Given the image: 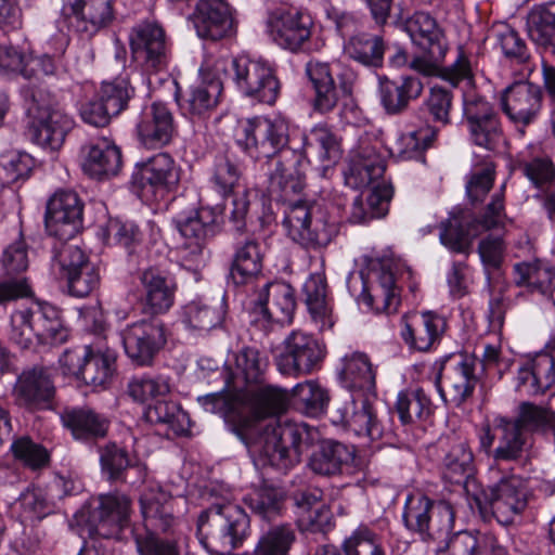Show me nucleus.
I'll use <instances>...</instances> for the list:
<instances>
[{
    "label": "nucleus",
    "mask_w": 555,
    "mask_h": 555,
    "mask_svg": "<svg viewBox=\"0 0 555 555\" xmlns=\"http://www.w3.org/2000/svg\"><path fill=\"white\" fill-rule=\"evenodd\" d=\"M197 402L206 412L223 417L229 430L255 454V464L260 468L271 467L286 474L319 439V431L306 423L271 420L257 427V436L251 440V420L242 410L244 398L225 387L198 397Z\"/></svg>",
    "instance_id": "1"
},
{
    "label": "nucleus",
    "mask_w": 555,
    "mask_h": 555,
    "mask_svg": "<svg viewBox=\"0 0 555 555\" xmlns=\"http://www.w3.org/2000/svg\"><path fill=\"white\" fill-rule=\"evenodd\" d=\"M234 140L250 157L271 158L267 190L272 199L285 203L286 208L299 201L293 197L305 188V177L299 170L301 155L286 147L288 127L284 120L262 117L241 120Z\"/></svg>",
    "instance_id": "2"
},
{
    "label": "nucleus",
    "mask_w": 555,
    "mask_h": 555,
    "mask_svg": "<svg viewBox=\"0 0 555 555\" xmlns=\"http://www.w3.org/2000/svg\"><path fill=\"white\" fill-rule=\"evenodd\" d=\"M249 533L248 515L231 502L211 504L197 518L199 543L211 555L233 552L244 544Z\"/></svg>",
    "instance_id": "3"
},
{
    "label": "nucleus",
    "mask_w": 555,
    "mask_h": 555,
    "mask_svg": "<svg viewBox=\"0 0 555 555\" xmlns=\"http://www.w3.org/2000/svg\"><path fill=\"white\" fill-rule=\"evenodd\" d=\"M454 518V508L449 502L435 501L424 540L437 541L438 548H447L448 555H505V550L491 533L460 530L451 534Z\"/></svg>",
    "instance_id": "4"
},
{
    "label": "nucleus",
    "mask_w": 555,
    "mask_h": 555,
    "mask_svg": "<svg viewBox=\"0 0 555 555\" xmlns=\"http://www.w3.org/2000/svg\"><path fill=\"white\" fill-rule=\"evenodd\" d=\"M35 337L39 343L50 345H61L67 340L68 331L55 306L36 301L29 308L12 314L10 340L22 349H28Z\"/></svg>",
    "instance_id": "5"
},
{
    "label": "nucleus",
    "mask_w": 555,
    "mask_h": 555,
    "mask_svg": "<svg viewBox=\"0 0 555 555\" xmlns=\"http://www.w3.org/2000/svg\"><path fill=\"white\" fill-rule=\"evenodd\" d=\"M503 189L492 196L480 219L466 209H453L440 224V242L456 254H468L473 241L482 230L498 228L505 218Z\"/></svg>",
    "instance_id": "6"
},
{
    "label": "nucleus",
    "mask_w": 555,
    "mask_h": 555,
    "mask_svg": "<svg viewBox=\"0 0 555 555\" xmlns=\"http://www.w3.org/2000/svg\"><path fill=\"white\" fill-rule=\"evenodd\" d=\"M283 225L292 241L306 249L326 247L337 234L336 224L321 216L319 208L305 201L291 203Z\"/></svg>",
    "instance_id": "7"
},
{
    "label": "nucleus",
    "mask_w": 555,
    "mask_h": 555,
    "mask_svg": "<svg viewBox=\"0 0 555 555\" xmlns=\"http://www.w3.org/2000/svg\"><path fill=\"white\" fill-rule=\"evenodd\" d=\"M305 75L313 91L311 105L314 112L327 114L334 111L341 99L348 101L345 105H354L352 93L357 75L352 70H345L339 74L337 85L333 77L331 64L313 59L306 63Z\"/></svg>",
    "instance_id": "8"
},
{
    "label": "nucleus",
    "mask_w": 555,
    "mask_h": 555,
    "mask_svg": "<svg viewBox=\"0 0 555 555\" xmlns=\"http://www.w3.org/2000/svg\"><path fill=\"white\" fill-rule=\"evenodd\" d=\"M472 496L480 512L490 509L503 525L512 524L528 504L524 481L514 474H504L478 492L473 491Z\"/></svg>",
    "instance_id": "9"
},
{
    "label": "nucleus",
    "mask_w": 555,
    "mask_h": 555,
    "mask_svg": "<svg viewBox=\"0 0 555 555\" xmlns=\"http://www.w3.org/2000/svg\"><path fill=\"white\" fill-rule=\"evenodd\" d=\"M52 268L66 282L68 294L73 297L85 298L100 285L98 267L77 245L55 244Z\"/></svg>",
    "instance_id": "10"
},
{
    "label": "nucleus",
    "mask_w": 555,
    "mask_h": 555,
    "mask_svg": "<svg viewBox=\"0 0 555 555\" xmlns=\"http://www.w3.org/2000/svg\"><path fill=\"white\" fill-rule=\"evenodd\" d=\"M479 446L488 456L499 464L518 462L530 450L529 434L512 417L498 415L492 427L485 425L479 433Z\"/></svg>",
    "instance_id": "11"
},
{
    "label": "nucleus",
    "mask_w": 555,
    "mask_h": 555,
    "mask_svg": "<svg viewBox=\"0 0 555 555\" xmlns=\"http://www.w3.org/2000/svg\"><path fill=\"white\" fill-rule=\"evenodd\" d=\"M325 357V347L313 335L293 331L283 341V350L276 356L278 370L287 376L312 373Z\"/></svg>",
    "instance_id": "12"
},
{
    "label": "nucleus",
    "mask_w": 555,
    "mask_h": 555,
    "mask_svg": "<svg viewBox=\"0 0 555 555\" xmlns=\"http://www.w3.org/2000/svg\"><path fill=\"white\" fill-rule=\"evenodd\" d=\"M127 357L138 365H151L167 343L166 326L157 319L141 320L120 332Z\"/></svg>",
    "instance_id": "13"
},
{
    "label": "nucleus",
    "mask_w": 555,
    "mask_h": 555,
    "mask_svg": "<svg viewBox=\"0 0 555 555\" xmlns=\"http://www.w3.org/2000/svg\"><path fill=\"white\" fill-rule=\"evenodd\" d=\"M83 204L72 190H60L48 201L44 223L60 243L74 238L82 229Z\"/></svg>",
    "instance_id": "14"
},
{
    "label": "nucleus",
    "mask_w": 555,
    "mask_h": 555,
    "mask_svg": "<svg viewBox=\"0 0 555 555\" xmlns=\"http://www.w3.org/2000/svg\"><path fill=\"white\" fill-rule=\"evenodd\" d=\"M132 57L146 72H163L169 54L164 28L157 23L143 22L132 27L129 35Z\"/></svg>",
    "instance_id": "15"
},
{
    "label": "nucleus",
    "mask_w": 555,
    "mask_h": 555,
    "mask_svg": "<svg viewBox=\"0 0 555 555\" xmlns=\"http://www.w3.org/2000/svg\"><path fill=\"white\" fill-rule=\"evenodd\" d=\"M332 422L369 441L380 440L390 434L367 400H357L352 396L337 404L332 412Z\"/></svg>",
    "instance_id": "16"
},
{
    "label": "nucleus",
    "mask_w": 555,
    "mask_h": 555,
    "mask_svg": "<svg viewBox=\"0 0 555 555\" xmlns=\"http://www.w3.org/2000/svg\"><path fill=\"white\" fill-rule=\"evenodd\" d=\"M55 393L50 371L38 365L23 370L12 389L15 404L28 411L51 409Z\"/></svg>",
    "instance_id": "17"
},
{
    "label": "nucleus",
    "mask_w": 555,
    "mask_h": 555,
    "mask_svg": "<svg viewBox=\"0 0 555 555\" xmlns=\"http://www.w3.org/2000/svg\"><path fill=\"white\" fill-rule=\"evenodd\" d=\"M61 17L67 28L90 38L114 20L112 0H62Z\"/></svg>",
    "instance_id": "18"
},
{
    "label": "nucleus",
    "mask_w": 555,
    "mask_h": 555,
    "mask_svg": "<svg viewBox=\"0 0 555 555\" xmlns=\"http://www.w3.org/2000/svg\"><path fill=\"white\" fill-rule=\"evenodd\" d=\"M543 93L539 86L529 81H517L501 94V107L507 118L524 134L525 128L533 124L542 109Z\"/></svg>",
    "instance_id": "19"
},
{
    "label": "nucleus",
    "mask_w": 555,
    "mask_h": 555,
    "mask_svg": "<svg viewBox=\"0 0 555 555\" xmlns=\"http://www.w3.org/2000/svg\"><path fill=\"white\" fill-rule=\"evenodd\" d=\"M139 496L143 518L142 531L170 533L178 521L173 514L172 495L155 481L145 482Z\"/></svg>",
    "instance_id": "20"
},
{
    "label": "nucleus",
    "mask_w": 555,
    "mask_h": 555,
    "mask_svg": "<svg viewBox=\"0 0 555 555\" xmlns=\"http://www.w3.org/2000/svg\"><path fill=\"white\" fill-rule=\"evenodd\" d=\"M477 384L474 361L460 356L441 366L436 386L444 402L463 404L474 393Z\"/></svg>",
    "instance_id": "21"
},
{
    "label": "nucleus",
    "mask_w": 555,
    "mask_h": 555,
    "mask_svg": "<svg viewBox=\"0 0 555 555\" xmlns=\"http://www.w3.org/2000/svg\"><path fill=\"white\" fill-rule=\"evenodd\" d=\"M313 18L306 11H287L270 15L267 31L281 48L299 52L310 40Z\"/></svg>",
    "instance_id": "22"
},
{
    "label": "nucleus",
    "mask_w": 555,
    "mask_h": 555,
    "mask_svg": "<svg viewBox=\"0 0 555 555\" xmlns=\"http://www.w3.org/2000/svg\"><path fill=\"white\" fill-rule=\"evenodd\" d=\"M178 133L171 109L163 102L144 107L137 124V137L141 145L158 150L169 145Z\"/></svg>",
    "instance_id": "23"
},
{
    "label": "nucleus",
    "mask_w": 555,
    "mask_h": 555,
    "mask_svg": "<svg viewBox=\"0 0 555 555\" xmlns=\"http://www.w3.org/2000/svg\"><path fill=\"white\" fill-rule=\"evenodd\" d=\"M251 304L256 324L289 321L296 308L294 288L285 282H268Z\"/></svg>",
    "instance_id": "24"
},
{
    "label": "nucleus",
    "mask_w": 555,
    "mask_h": 555,
    "mask_svg": "<svg viewBox=\"0 0 555 555\" xmlns=\"http://www.w3.org/2000/svg\"><path fill=\"white\" fill-rule=\"evenodd\" d=\"M268 359L251 347H244L225 362L224 383L228 390L243 393L253 384H261Z\"/></svg>",
    "instance_id": "25"
},
{
    "label": "nucleus",
    "mask_w": 555,
    "mask_h": 555,
    "mask_svg": "<svg viewBox=\"0 0 555 555\" xmlns=\"http://www.w3.org/2000/svg\"><path fill=\"white\" fill-rule=\"evenodd\" d=\"M130 499L125 494L112 493L99 496V506L90 516V534L109 539L118 537L128 524L130 516Z\"/></svg>",
    "instance_id": "26"
},
{
    "label": "nucleus",
    "mask_w": 555,
    "mask_h": 555,
    "mask_svg": "<svg viewBox=\"0 0 555 555\" xmlns=\"http://www.w3.org/2000/svg\"><path fill=\"white\" fill-rule=\"evenodd\" d=\"M180 182V168L168 153H158L138 164L132 173V183L141 190L171 192Z\"/></svg>",
    "instance_id": "27"
},
{
    "label": "nucleus",
    "mask_w": 555,
    "mask_h": 555,
    "mask_svg": "<svg viewBox=\"0 0 555 555\" xmlns=\"http://www.w3.org/2000/svg\"><path fill=\"white\" fill-rule=\"evenodd\" d=\"M424 90L422 80L412 75H402L396 79L378 76V99L388 115L404 113L411 102L417 100Z\"/></svg>",
    "instance_id": "28"
},
{
    "label": "nucleus",
    "mask_w": 555,
    "mask_h": 555,
    "mask_svg": "<svg viewBox=\"0 0 555 555\" xmlns=\"http://www.w3.org/2000/svg\"><path fill=\"white\" fill-rule=\"evenodd\" d=\"M402 323V339L418 351H428L439 343L447 328L446 319L433 311L404 315Z\"/></svg>",
    "instance_id": "29"
},
{
    "label": "nucleus",
    "mask_w": 555,
    "mask_h": 555,
    "mask_svg": "<svg viewBox=\"0 0 555 555\" xmlns=\"http://www.w3.org/2000/svg\"><path fill=\"white\" fill-rule=\"evenodd\" d=\"M190 20L204 39L220 40L233 29L232 15L224 0H198Z\"/></svg>",
    "instance_id": "30"
},
{
    "label": "nucleus",
    "mask_w": 555,
    "mask_h": 555,
    "mask_svg": "<svg viewBox=\"0 0 555 555\" xmlns=\"http://www.w3.org/2000/svg\"><path fill=\"white\" fill-rule=\"evenodd\" d=\"M82 170L96 180L117 176L122 166L120 149L106 138H99L82 146Z\"/></svg>",
    "instance_id": "31"
},
{
    "label": "nucleus",
    "mask_w": 555,
    "mask_h": 555,
    "mask_svg": "<svg viewBox=\"0 0 555 555\" xmlns=\"http://www.w3.org/2000/svg\"><path fill=\"white\" fill-rule=\"evenodd\" d=\"M140 282L145 305L152 313H165L173 306L178 286L169 271L151 267L140 274Z\"/></svg>",
    "instance_id": "32"
},
{
    "label": "nucleus",
    "mask_w": 555,
    "mask_h": 555,
    "mask_svg": "<svg viewBox=\"0 0 555 555\" xmlns=\"http://www.w3.org/2000/svg\"><path fill=\"white\" fill-rule=\"evenodd\" d=\"M101 472L109 482H129L127 473L135 470L140 481L145 482L147 468L130 456L128 450L116 442H108L99 449ZM135 481H130L134 483Z\"/></svg>",
    "instance_id": "33"
},
{
    "label": "nucleus",
    "mask_w": 555,
    "mask_h": 555,
    "mask_svg": "<svg viewBox=\"0 0 555 555\" xmlns=\"http://www.w3.org/2000/svg\"><path fill=\"white\" fill-rule=\"evenodd\" d=\"M517 388L529 396L544 395L555 388V358L548 353H537L516 376Z\"/></svg>",
    "instance_id": "34"
},
{
    "label": "nucleus",
    "mask_w": 555,
    "mask_h": 555,
    "mask_svg": "<svg viewBox=\"0 0 555 555\" xmlns=\"http://www.w3.org/2000/svg\"><path fill=\"white\" fill-rule=\"evenodd\" d=\"M240 396L244 398L242 410L250 416L251 427L256 418L278 415L284 412L289 403V392L273 385H262Z\"/></svg>",
    "instance_id": "35"
},
{
    "label": "nucleus",
    "mask_w": 555,
    "mask_h": 555,
    "mask_svg": "<svg viewBox=\"0 0 555 555\" xmlns=\"http://www.w3.org/2000/svg\"><path fill=\"white\" fill-rule=\"evenodd\" d=\"M221 93V81L210 80L191 87L183 101L176 93V100L183 115L190 118L191 121L204 122L218 106Z\"/></svg>",
    "instance_id": "36"
},
{
    "label": "nucleus",
    "mask_w": 555,
    "mask_h": 555,
    "mask_svg": "<svg viewBox=\"0 0 555 555\" xmlns=\"http://www.w3.org/2000/svg\"><path fill=\"white\" fill-rule=\"evenodd\" d=\"M441 464L444 479L452 483H464L466 492L472 494L476 480L474 455L468 444L465 441H454L446 451Z\"/></svg>",
    "instance_id": "37"
},
{
    "label": "nucleus",
    "mask_w": 555,
    "mask_h": 555,
    "mask_svg": "<svg viewBox=\"0 0 555 555\" xmlns=\"http://www.w3.org/2000/svg\"><path fill=\"white\" fill-rule=\"evenodd\" d=\"M177 229L186 240L182 253L191 256L192 260L198 262L202 259L203 248L206 238L212 233L214 218L208 209H201L189 217L179 218Z\"/></svg>",
    "instance_id": "38"
},
{
    "label": "nucleus",
    "mask_w": 555,
    "mask_h": 555,
    "mask_svg": "<svg viewBox=\"0 0 555 555\" xmlns=\"http://www.w3.org/2000/svg\"><path fill=\"white\" fill-rule=\"evenodd\" d=\"M61 420L74 438L81 440L103 438L109 426L104 415L89 406L66 409L61 414Z\"/></svg>",
    "instance_id": "39"
},
{
    "label": "nucleus",
    "mask_w": 555,
    "mask_h": 555,
    "mask_svg": "<svg viewBox=\"0 0 555 555\" xmlns=\"http://www.w3.org/2000/svg\"><path fill=\"white\" fill-rule=\"evenodd\" d=\"M386 42L380 35L359 33L344 43V53L352 61L367 68H382Z\"/></svg>",
    "instance_id": "40"
},
{
    "label": "nucleus",
    "mask_w": 555,
    "mask_h": 555,
    "mask_svg": "<svg viewBox=\"0 0 555 555\" xmlns=\"http://www.w3.org/2000/svg\"><path fill=\"white\" fill-rule=\"evenodd\" d=\"M224 314L221 304L212 305L206 300L196 299L183 307L182 322L190 331L202 335L220 326Z\"/></svg>",
    "instance_id": "41"
},
{
    "label": "nucleus",
    "mask_w": 555,
    "mask_h": 555,
    "mask_svg": "<svg viewBox=\"0 0 555 555\" xmlns=\"http://www.w3.org/2000/svg\"><path fill=\"white\" fill-rule=\"evenodd\" d=\"M353 459V451L346 444L335 440H324L309 461L313 473L322 476H333L341 473L343 466Z\"/></svg>",
    "instance_id": "42"
},
{
    "label": "nucleus",
    "mask_w": 555,
    "mask_h": 555,
    "mask_svg": "<svg viewBox=\"0 0 555 555\" xmlns=\"http://www.w3.org/2000/svg\"><path fill=\"white\" fill-rule=\"evenodd\" d=\"M308 311L320 331L332 328V308L327 299L326 280L321 274H312L304 284Z\"/></svg>",
    "instance_id": "43"
},
{
    "label": "nucleus",
    "mask_w": 555,
    "mask_h": 555,
    "mask_svg": "<svg viewBox=\"0 0 555 555\" xmlns=\"http://www.w3.org/2000/svg\"><path fill=\"white\" fill-rule=\"evenodd\" d=\"M34 120L29 126L31 140L42 147L59 150L72 127V119L64 112H54L49 118Z\"/></svg>",
    "instance_id": "44"
},
{
    "label": "nucleus",
    "mask_w": 555,
    "mask_h": 555,
    "mask_svg": "<svg viewBox=\"0 0 555 555\" xmlns=\"http://www.w3.org/2000/svg\"><path fill=\"white\" fill-rule=\"evenodd\" d=\"M385 169V160L376 150L363 146L350 163L349 173L346 175L347 183L357 188L366 186L380 178Z\"/></svg>",
    "instance_id": "45"
},
{
    "label": "nucleus",
    "mask_w": 555,
    "mask_h": 555,
    "mask_svg": "<svg viewBox=\"0 0 555 555\" xmlns=\"http://www.w3.org/2000/svg\"><path fill=\"white\" fill-rule=\"evenodd\" d=\"M262 270V253L256 240H246L236 247L230 275L237 285L257 278Z\"/></svg>",
    "instance_id": "46"
},
{
    "label": "nucleus",
    "mask_w": 555,
    "mask_h": 555,
    "mask_svg": "<svg viewBox=\"0 0 555 555\" xmlns=\"http://www.w3.org/2000/svg\"><path fill=\"white\" fill-rule=\"evenodd\" d=\"M527 29L532 41L555 53V1L532 8Z\"/></svg>",
    "instance_id": "47"
},
{
    "label": "nucleus",
    "mask_w": 555,
    "mask_h": 555,
    "mask_svg": "<svg viewBox=\"0 0 555 555\" xmlns=\"http://www.w3.org/2000/svg\"><path fill=\"white\" fill-rule=\"evenodd\" d=\"M115 362L113 350L91 346L79 378L87 385L105 387L115 373Z\"/></svg>",
    "instance_id": "48"
},
{
    "label": "nucleus",
    "mask_w": 555,
    "mask_h": 555,
    "mask_svg": "<svg viewBox=\"0 0 555 555\" xmlns=\"http://www.w3.org/2000/svg\"><path fill=\"white\" fill-rule=\"evenodd\" d=\"M526 433L547 435L555 433V410L548 404L522 401L517 415L512 417Z\"/></svg>",
    "instance_id": "49"
},
{
    "label": "nucleus",
    "mask_w": 555,
    "mask_h": 555,
    "mask_svg": "<svg viewBox=\"0 0 555 555\" xmlns=\"http://www.w3.org/2000/svg\"><path fill=\"white\" fill-rule=\"evenodd\" d=\"M412 42L420 48H447L442 29L436 20L426 12H415L404 24Z\"/></svg>",
    "instance_id": "50"
},
{
    "label": "nucleus",
    "mask_w": 555,
    "mask_h": 555,
    "mask_svg": "<svg viewBox=\"0 0 555 555\" xmlns=\"http://www.w3.org/2000/svg\"><path fill=\"white\" fill-rule=\"evenodd\" d=\"M395 411L402 425H412L429 417L433 412L430 398L422 388L398 393Z\"/></svg>",
    "instance_id": "51"
},
{
    "label": "nucleus",
    "mask_w": 555,
    "mask_h": 555,
    "mask_svg": "<svg viewBox=\"0 0 555 555\" xmlns=\"http://www.w3.org/2000/svg\"><path fill=\"white\" fill-rule=\"evenodd\" d=\"M289 401L308 416L322 414L330 401L327 390L315 380L297 384L289 393Z\"/></svg>",
    "instance_id": "52"
},
{
    "label": "nucleus",
    "mask_w": 555,
    "mask_h": 555,
    "mask_svg": "<svg viewBox=\"0 0 555 555\" xmlns=\"http://www.w3.org/2000/svg\"><path fill=\"white\" fill-rule=\"evenodd\" d=\"M343 378L350 389L372 392L375 390V372L369 357L352 352L344 359Z\"/></svg>",
    "instance_id": "53"
},
{
    "label": "nucleus",
    "mask_w": 555,
    "mask_h": 555,
    "mask_svg": "<svg viewBox=\"0 0 555 555\" xmlns=\"http://www.w3.org/2000/svg\"><path fill=\"white\" fill-rule=\"evenodd\" d=\"M146 420L152 424L166 426L175 436H181L189 431V415L173 401L156 400L145 411Z\"/></svg>",
    "instance_id": "54"
},
{
    "label": "nucleus",
    "mask_w": 555,
    "mask_h": 555,
    "mask_svg": "<svg viewBox=\"0 0 555 555\" xmlns=\"http://www.w3.org/2000/svg\"><path fill=\"white\" fill-rule=\"evenodd\" d=\"M304 151L317 156L324 168L336 163L340 157L339 144L334 133L326 126H315L305 137Z\"/></svg>",
    "instance_id": "55"
},
{
    "label": "nucleus",
    "mask_w": 555,
    "mask_h": 555,
    "mask_svg": "<svg viewBox=\"0 0 555 555\" xmlns=\"http://www.w3.org/2000/svg\"><path fill=\"white\" fill-rule=\"evenodd\" d=\"M379 286L380 294L373 295L363 284L359 300L376 312H385L387 314L397 312L400 298L395 283V275L390 271L383 270L379 274Z\"/></svg>",
    "instance_id": "56"
},
{
    "label": "nucleus",
    "mask_w": 555,
    "mask_h": 555,
    "mask_svg": "<svg viewBox=\"0 0 555 555\" xmlns=\"http://www.w3.org/2000/svg\"><path fill=\"white\" fill-rule=\"evenodd\" d=\"M297 533L292 524H279L264 531L255 548V555H288Z\"/></svg>",
    "instance_id": "57"
},
{
    "label": "nucleus",
    "mask_w": 555,
    "mask_h": 555,
    "mask_svg": "<svg viewBox=\"0 0 555 555\" xmlns=\"http://www.w3.org/2000/svg\"><path fill=\"white\" fill-rule=\"evenodd\" d=\"M245 503L261 519L271 521L282 514L284 496L280 489L263 486L250 492Z\"/></svg>",
    "instance_id": "58"
},
{
    "label": "nucleus",
    "mask_w": 555,
    "mask_h": 555,
    "mask_svg": "<svg viewBox=\"0 0 555 555\" xmlns=\"http://www.w3.org/2000/svg\"><path fill=\"white\" fill-rule=\"evenodd\" d=\"M437 135L438 130L434 127L420 128L402 133L397 139L391 153L397 154L401 159L420 158L422 153L431 146Z\"/></svg>",
    "instance_id": "59"
},
{
    "label": "nucleus",
    "mask_w": 555,
    "mask_h": 555,
    "mask_svg": "<svg viewBox=\"0 0 555 555\" xmlns=\"http://www.w3.org/2000/svg\"><path fill=\"white\" fill-rule=\"evenodd\" d=\"M392 197V189L387 185L378 184L372 189L366 198L370 208L366 211L363 207V202L360 196H357L352 204L350 220L353 223H363L370 219L382 217L386 214V206Z\"/></svg>",
    "instance_id": "60"
},
{
    "label": "nucleus",
    "mask_w": 555,
    "mask_h": 555,
    "mask_svg": "<svg viewBox=\"0 0 555 555\" xmlns=\"http://www.w3.org/2000/svg\"><path fill=\"white\" fill-rule=\"evenodd\" d=\"M435 501L421 493L408 495L404 504L402 518L405 527L417 532L424 540L428 530V519L431 514V506Z\"/></svg>",
    "instance_id": "61"
},
{
    "label": "nucleus",
    "mask_w": 555,
    "mask_h": 555,
    "mask_svg": "<svg viewBox=\"0 0 555 555\" xmlns=\"http://www.w3.org/2000/svg\"><path fill=\"white\" fill-rule=\"evenodd\" d=\"M23 98L26 113L31 121L47 119L54 112H63L54 95L42 87L30 86L24 88Z\"/></svg>",
    "instance_id": "62"
},
{
    "label": "nucleus",
    "mask_w": 555,
    "mask_h": 555,
    "mask_svg": "<svg viewBox=\"0 0 555 555\" xmlns=\"http://www.w3.org/2000/svg\"><path fill=\"white\" fill-rule=\"evenodd\" d=\"M514 283L518 287L545 293L552 280V271L542 266L539 260L532 262H518L514 264Z\"/></svg>",
    "instance_id": "63"
},
{
    "label": "nucleus",
    "mask_w": 555,
    "mask_h": 555,
    "mask_svg": "<svg viewBox=\"0 0 555 555\" xmlns=\"http://www.w3.org/2000/svg\"><path fill=\"white\" fill-rule=\"evenodd\" d=\"M343 546L346 555H385L379 535L365 525L359 526Z\"/></svg>",
    "instance_id": "64"
}]
</instances>
